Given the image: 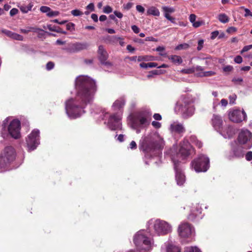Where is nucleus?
<instances>
[{"mask_svg":"<svg viewBox=\"0 0 252 252\" xmlns=\"http://www.w3.org/2000/svg\"><path fill=\"white\" fill-rule=\"evenodd\" d=\"M97 53L98 60L102 64L106 66L112 65V63L110 62L107 61L109 55L107 52L104 48V47L102 45L99 46Z\"/></svg>","mask_w":252,"mask_h":252,"instance_id":"4468645a","label":"nucleus"},{"mask_svg":"<svg viewBox=\"0 0 252 252\" xmlns=\"http://www.w3.org/2000/svg\"><path fill=\"white\" fill-rule=\"evenodd\" d=\"M126 100L124 97H120L117 99L113 103V107L115 109H120L125 105Z\"/></svg>","mask_w":252,"mask_h":252,"instance_id":"5701e85b","label":"nucleus"},{"mask_svg":"<svg viewBox=\"0 0 252 252\" xmlns=\"http://www.w3.org/2000/svg\"><path fill=\"white\" fill-rule=\"evenodd\" d=\"M42 31V30L36 28V27H28L27 28V29H21L20 30V31L22 33L27 34L29 32H36L38 31Z\"/></svg>","mask_w":252,"mask_h":252,"instance_id":"393cba45","label":"nucleus"},{"mask_svg":"<svg viewBox=\"0 0 252 252\" xmlns=\"http://www.w3.org/2000/svg\"><path fill=\"white\" fill-rule=\"evenodd\" d=\"M0 158H15L16 156L15 149L11 146L4 148L1 152Z\"/></svg>","mask_w":252,"mask_h":252,"instance_id":"dca6fc26","label":"nucleus"},{"mask_svg":"<svg viewBox=\"0 0 252 252\" xmlns=\"http://www.w3.org/2000/svg\"><path fill=\"white\" fill-rule=\"evenodd\" d=\"M71 13L74 16H80L83 14L82 12L78 9H74L71 11Z\"/></svg>","mask_w":252,"mask_h":252,"instance_id":"a19ab883","label":"nucleus"},{"mask_svg":"<svg viewBox=\"0 0 252 252\" xmlns=\"http://www.w3.org/2000/svg\"><path fill=\"white\" fill-rule=\"evenodd\" d=\"M154 118L157 121H160L162 119L161 116L158 113H155L153 116Z\"/></svg>","mask_w":252,"mask_h":252,"instance_id":"338daca9","label":"nucleus"},{"mask_svg":"<svg viewBox=\"0 0 252 252\" xmlns=\"http://www.w3.org/2000/svg\"><path fill=\"white\" fill-rule=\"evenodd\" d=\"M179 153L182 156L189 157L194 152V149L188 140L184 139L180 143Z\"/></svg>","mask_w":252,"mask_h":252,"instance_id":"ddd939ff","label":"nucleus"},{"mask_svg":"<svg viewBox=\"0 0 252 252\" xmlns=\"http://www.w3.org/2000/svg\"><path fill=\"white\" fill-rule=\"evenodd\" d=\"M244 147L242 145H237L233 149L234 155L237 158L243 157L245 155Z\"/></svg>","mask_w":252,"mask_h":252,"instance_id":"412c9836","label":"nucleus"},{"mask_svg":"<svg viewBox=\"0 0 252 252\" xmlns=\"http://www.w3.org/2000/svg\"><path fill=\"white\" fill-rule=\"evenodd\" d=\"M2 32L4 33L5 34H6L7 36L11 38L12 36V34L13 33V32L8 31L7 30H3L2 31Z\"/></svg>","mask_w":252,"mask_h":252,"instance_id":"a18cd8bd","label":"nucleus"},{"mask_svg":"<svg viewBox=\"0 0 252 252\" xmlns=\"http://www.w3.org/2000/svg\"><path fill=\"white\" fill-rule=\"evenodd\" d=\"M40 11L42 13H46V15L49 17L57 16L60 12L58 11H53L49 7L47 6H42L40 8Z\"/></svg>","mask_w":252,"mask_h":252,"instance_id":"6ab92c4d","label":"nucleus"},{"mask_svg":"<svg viewBox=\"0 0 252 252\" xmlns=\"http://www.w3.org/2000/svg\"><path fill=\"white\" fill-rule=\"evenodd\" d=\"M27 146L29 151L35 149L39 144V131L34 129L26 139Z\"/></svg>","mask_w":252,"mask_h":252,"instance_id":"423d86ee","label":"nucleus"},{"mask_svg":"<svg viewBox=\"0 0 252 252\" xmlns=\"http://www.w3.org/2000/svg\"><path fill=\"white\" fill-rule=\"evenodd\" d=\"M166 71L162 69H155L151 71V73L154 75H160L165 73Z\"/></svg>","mask_w":252,"mask_h":252,"instance_id":"c9c22d12","label":"nucleus"},{"mask_svg":"<svg viewBox=\"0 0 252 252\" xmlns=\"http://www.w3.org/2000/svg\"><path fill=\"white\" fill-rule=\"evenodd\" d=\"M181 72L184 74H191L195 72V68L194 67H191L187 69H183L181 70Z\"/></svg>","mask_w":252,"mask_h":252,"instance_id":"f704fd0d","label":"nucleus"},{"mask_svg":"<svg viewBox=\"0 0 252 252\" xmlns=\"http://www.w3.org/2000/svg\"><path fill=\"white\" fill-rule=\"evenodd\" d=\"M153 60V57L148 56H138L137 58V61L138 62H141L142 61H152Z\"/></svg>","mask_w":252,"mask_h":252,"instance_id":"72a5a7b5","label":"nucleus"},{"mask_svg":"<svg viewBox=\"0 0 252 252\" xmlns=\"http://www.w3.org/2000/svg\"><path fill=\"white\" fill-rule=\"evenodd\" d=\"M219 32L218 31H214V32H213L212 33H211V38L212 39H214L215 38H216L217 36L219 35Z\"/></svg>","mask_w":252,"mask_h":252,"instance_id":"052dcab7","label":"nucleus"},{"mask_svg":"<svg viewBox=\"0 0 252 252\" xmlns=\"http://www.w3.org/2000/svg\"><path fill=\"white\" fill-rule=\"evenodd\" d=\"M57 27H56L55 26H52V25H47V29L50 31H52V32H56Z\"/></svg>","mask_w":252,"mask_h":252,"instance_id":"680f3d73","label":"nucleus"},{"mask_svg":"<svg viewBox=\"0 0 252 252\" xmlns=\"http://www.w3.org/2000/svg\"><path fill=\"white\" fill-rule=\"evenodd\" d=\"M252 133L248 129H243L239 133L238 140L241 145H245L246 149H250L252 146Z\"/></svg>","mask_w":252,"mask_h":252,"instance_id":"6e6552de","label":"nucleus"},{"mask_svg":"<svg viewBox=\"0 0 252 252\" xmlns=\"http://www.w3.org/2000/svg\"><path fill=\"white\" fill-rule=\"evenodd\" d=\"M55 32H57L58 33H61L64 34H66L67 33L65 31H64L61 28L59 27H57L56 28V31Z\"/></svg>","mask_w":252,"mask_h":252,"instance_id":"e2e57ef3","label":"nucleus"},{"mask_svg":"<svg viewBox=\"0 0 252 252\" xmlns=\"http://www.w3.org/2000/svg\"><path fill=\"white\" fill-rule=\"evenodd\" d=\"M194 110L192 99L187 95H182L175 107L176 113L181 114L184 119H188L192 116Z\"/></svg>","mask_w":252,"mask_h":252,"instance_id":"f03ea898","label":"nucleus"},{"mask_svg":"<svg viewBox=\"0 0 252 252\" xmlns=\"http://www.w3.org/2000/svg\"><path fill=\"white\" fill-rule=\"evenodd\" d=\"M148 64L149 67H150V68H153V67H157L158 68V63H155V62L148 63Z\"/></svg>","mask_w":252,"mask_h":252,"instance_id":"69168bd1","label":"nucleus"},{"mask_svg":"<svg viewBox=\"0 0 252 252\" xmlns=\"http://www.w3.org/2000/svg\"><path fill=\"white\" fill-rule=\"evenodd\" d=\"M32 6L33 4L32 3H30L28 5L21 6L20 9L23 13H27L31 10Z\"/></svg>","mask_w":252,"mask_h":252,"instance_id":"c85d7f7f","label":"nucleus"},{"mask_svg":"<svg viewBox=\"0 0 252 252\" xmlns=\"http://www.w3.org/2000/svg\"><path fill=\"white\" fill-rule=\"evenodd\" d=\"M168 59L171 60L173 63L176 64H180L183 62L182 58L177 55H171L168 57Z\"/></svg>","mask_w":252,"mask_h":252,"instance_id":"a878e982","label":"nucleus"},{"mask_svg":"<svg viewBox=\"0 0 252 252\" xmlns=\"http://www.w3.org/2000/svg\"><path fill=\"white\" fill-rule=\"evenodd\" d=\"M148 161H145L146 164L153 163L156 165H158L161 162L160 158H148Z\"/></svg>","mask_w":252,"mask_h":252,"instance_id":"7c9ffc66","label":"nucleus"},{"mask_svg":"<svg viewBox=\"0 0 252 252\" xmlns=\"http://www.w3.org/2000/svg\"><path fill=\"white\" fill-rule=\"evenodd\" d=\"M75 84L78 90L75 98L69 99L65 102L66 113L73 119L80 117L85 112L84 108L91 103L96 90L95 82L87 76H78Z\"/></svg>","mask_w":252,"mask_h":252,"instance_id":"f257e3e1","label":"nucleus"},{"mask_svg":"<svg viewBox=\"0 0 252 252\" xmlns=\"http://www.w3.org/2000/svg\"><path fill=\"white\" fill-rule=\"evenodd\" d=\"M189 19L190 22L193 24L194 23V22H195L196 15L195 14H191L190 15Z\"/></svg>","mask_w":252,"mask_h":252,"instance_id":"0e129e2a","label":"nucleus"},{"mask_svg":"<svg viewBox=\"0 0 252 252\" xmlns=\"http://www.w3.org/2000/svg\"><path fill=\"white\" fill-rule=\"evenodd\" d=\"M9 158H0V168H4L6 165V161H7Z\"/></svg>","mask_w":252,"mask_h":252,"instance_id":"58836bf2","label":"nucleus"},{"mask_svg":"<svg viewBox=\"0 0 252 252\" xmlns=\"http://www.w3.org/2000/svg\"><path fill=\"white\" fill-rule=\"evenodd\" d=\"M112 12V8L109 5L105 6L103 8V12L109 14Z\"/></svg>","mask_w":252,"mask_h":252,"instance_id":"37998d69","label":"nucleus"},{"mask_svg":"<svg viewBox=\"0 0 252 252\" xmlns=\"http://www.w3.org/2000/svg\"><path fill=\"white\" fill-rule=\"evenodd\" d=\"M54 66H55V64L53 62H49L46 64V67L47 70H51L52 69H53L54 68Z\"/></svg>","mask_w":252,"mask_h":252,"instance_id":"79ce46f5","label":"nucleus"},{"mask_svg":"<svg viewBox=\"0 0 252 252\" xmlns=\"http://www.w3.org/2000/svg\"><path fill=\"white\" fill-rule=\"evenodd\" d=\"M176 172V180L178 185L182 186L185 183V176L181 171L182 163L178 158H171Z\"/></svg>","mask_w":252,"mask_h":252,"instance_id":"1a4fd4ad","label":"nucleus"},{"mask_svg":"<svg viewBox=\"0 0 252 252\" xmlns=\"http://www.w3.org/2000/svg\"><path fill=\"white\" fill-rule=\"evenodd\" d=\"M147 14L154 16H158L160 14L159 11L156 7L152 6L147 10Z\"/></svg>","mask_w":252,"mask_h":252,"instance_id":"bb28decb","label":"nucleus"},{"mask_svg":"<svg viewBox=\"0 0 252 252\" xmlns=\"http://www.w3.org/2000/svg\"><path fill=\"white\" fill-rule=\"evenodd\" d=\"M188 47H189V45L188 44H186V43L181 44L176 47L175 50H181L182 49L187 48Z\"/></svg>","mask_w":252,"mask_h":252,"instance_id":"ea45409f","label":"nucleus"},{"mask_svg":"<svg viewBox=\"0 0 252 252\" xmlns=\"http://www.w3.org/2000/svg\"><path fill=\"white\" fill-rule=\"evenodd\" d=\"M212 125L215 127H220L222 125V120L219 115H214L212 119Z\"/></svg>","mask_w":252,"mask_h":252,"instance_id":"4be33fe9","label":"nucleus"},{"mask_svg":"<svg viewBox=\"0 0 252 252\" xmlns=\"http://www.w3.org/2000/svg\"><path fill=\"white\" fill-rule=\"evenodd\" d=\"M18 12V10L17 8H13L10 11V15L11 16H14Z\"/></svg>","mask_w":252,"mask_h":252,"instance_id":"4d7b16f0","label":"nucleus"},{"mask_svg":"<svg viewBox=\"0 0 252 252\" xmlns=\"http://www.w3.org/2000/svg\"><path fill=\"white\" fill-rule=\"evenodd\" d=\"M86 9L90 10L91 11H94V5L93 3H90L86 6Z\"/></svg>","mask_w":252,"mask_h":252,"instance_id":"864d4df0","label":"nucleus"},{"mask_svg":"<svg viewBox=\"0 0 252 252\" xmlns=\"http://www.w3.org/2000/svg\"><path fill=\"white\" fill-rule=\"evenodd\" d=\"M154 229L155 233L158 235H164L171 231V225L167 222L160 220L155 221Z\"/></svg>","mask_w":252,"mask_h":252,"instance_id":"39448f33","label":"nucleus"},{"mask_svg":"<svg viewBox=\"0 0 252 252\" xmlns=\"http://www.w3.org/2000/svg\"><path fill=\"white\" fill-rule=\"evenodd\" d=\"M190 141L195 145L198 148H200L202 146V143L200 141L197 137L194 135H192L190 137Z\"/></svg>","mask_w":252,"mask_h":252,"instance_id":"cd10ccee","label":"nucleus"},{"mask_svg":"<svg viewBox=\"0 0 252 252\" xmlns=\"http://www.w3.org/2000/svg\"><path fill=\"white\" fill-rule=\"evenodd\" d=\"M178 231L182 238H189L194 233L193 227L187 222H182L178 226Z\"/></svg>","mask_w":252,"mask_h":252,"instance_id":"0eeeda50","label":"nucleus"},{"mask_svg":"<svg viewBox=\"0 0 252 252\" xmlns=\"http://www.w3.org/2000/svg\"><path fill=\"white\" fill-rule=\"evenodd\" d=\"M66 30L70 32L74 31L75 30V24L73 23H68L66 25Z\"/></svg>","mask_w":252,"mask_h":252,"instance_id":"e433bc0d","label":"nucleus"},{"mask_svg":"<svg viewBox=\"0 0 252 252\" xmlns=\"http://www.w3.org/2000/svg\"><path fill=\"white\" fill-rule=\"evenodd\" d=\"M209 158H194L191 164L197 172H205L209 168Z\"/></svg>","mask_w":252,"mask_h":252,"instance_id":"9b49d317","label":"nucleus"},{"mask_svg":"<svg viewBox=\"0 0 252 252\" xmlns=\"http://www.w3.org/2000/svg\"><path fill=\"white\" fill-rule=\"evenodd\" d=\"M113 37L115 39H116V40H120L119 44H120V45H121V46H124V45H125V42L124 41V40H123V38H122L121 37H116V36H113Z\"/></svg>","mask_w":252,"mask_h":252,"instance_id":"3c124183","label":"nucleus"},{"mask_svg":"<svg viewBox=\"0 0 252 252\" xmlns=\"http://www.w3.org/2000/svg\"><path fill=\"white\" fill-rule=\"evenodd\" d=\"M204 40L202 39L199 40L198 41V46L197 49L198 51H200L202 49L203 46Z\"/></svg>","mask_w":252,"mask_h":252,"instance_id":"de8ad7c7","label":"nucleus"},{"mask_svg":"<svg viewBox=\"0 0 252 252\" xmlns=\"http://www.w3.org/2000/svg\"><path fill=\"white\" fill-rule=\"evenodd\" d=\"M251 49H252V45L245 46L243 47V49L241 50V53L242 54L244 52H247Z\"/></svg>","mask_w":252,"mask_h":252,"instance_id":"49530a36","label":"nucleus"},{"mask_svg":"<svg viewBox=\"0 0 252 252\" xmlns=\"http://www.w3.org/2000/svg\"><path fill=\"white\" fill-rule=\"evenodd\" d=\"M218 19L222 23H226L229 21L228 17L224 13H221L219 14L218 16Z\"/></svg>","mask_w":252,"mask_h":252,"instance_id":"c756f323","label":"nucleus"},{"mask_svg":"<svg viewBox=\"0 0 252 252\" xmlns=\"http://www.w3.org/2000/svg\"><path fill=\"white\" fill-rule=\"evenodd\" d=\"M184 252H201L196 247H187L185 248Z\"/></svg>","mask_w":252,"mask_h":252,"instance_id":"473e14b6","label":"nucleus"},{"mask_svg":"<svg viewBox=\"0 0 252 252\" xmlns=\"http://www.w3.org/2000/svg\"><path fill=\"white\" fill-rule=\"evenodd\" d=\"M204 77L211 76L215 75L216 73L215 72L213 71H204Z\"/></svg>","mask_w":252,"mask_h":252,"instance_id":"c03bdc74","label":"nucleus"},{"mask_svg":"<svg viewBox=\"0 0 252 252\" xmlns=\"http://www.w3.org/2000/svg\"><path fill=\"white\" fill-rule=\"evenodd\" d=\"M88 45L87 43H76L72 45V50L73 52H78L88 48Z\"/></svg>","mask_w":252,"mask_h":252,"instance_id":"b1692460","label":"nucleus"},{"mask_svg":"<svg viewBox=\"0 0 252 252\" xmlns=\"http://www.w3.org/2000/svg\"><path fill=\"white\" fill-rule=\"evenodd\" d=\"M132 5L133 3L132 2H128L126 4H124L123 7L125 9L129 10L132 7Z\"/></svg>","mask_w":252,"mask_h":252,"instance_id":"6e6d98bb","label":"nucleus"},{"mask_svg":"<svg viewBox=\"0 0 252 252\" xmlns=\"http://www.w3.org/2000/svg\"><path fill=\"white\" fill-rule=\"evenodd\" d=\"M152 125L156 128H159L161 127V124L157 121H153Z\"/></svg>","mask_w":252,"mask_h":252,"instance_id":"8fccbe9b","label":"nucleus"},{"mask_svg":"<svg viewBox=\"0 0 252 252\" xmlns=\"http://www.w3.org/2000/svg\"><path fill=\"white\" fill-rule=\"evenodd\" d=\"M229 120L236 123H239L243 121H245L247 119V115L244 111L235 109L229 112Z\"/></svg>","mask_w":252,"mask_h":252,"instance_id":"f8f14e48","label":"nucleus"},{"mask_svg":"<svg viewBox=\"0 0 252 252\" xmlns=\"http://www.w3.org/2000/svg\"><path fill=\"white\" fill-rule=\"evenodd\" d=\"M21 123L17 119L12 120L8 127V131L11 136L16 139L20 137Z\"/></svg>","mask_w":252,"mask_h":252,"instance_id":"9d476101","label":"nucleus"},{"mask_svg":"<svg viewBox=\"0 0 252 252\" xmlns=\"http://www.w3.org/2000/svg\"><path fill=\"white\" fill-rule=\"evenodd\" d=\"M201 209L196 207L195 209L192 208L188 216V219L192 221L194 220L197 217L201 214Z\"/></svg>","mask_w":252,"mask_h":252,"instance_id":"aec40b11","label":"nucleus"},{"mask_svg":"<svg viewBox=\"0 0 252 252\" xmlns=\"http://www.w3.org/2000/svg\"><path fill=\"white\" fill-rule=\"evenodd\" d=\"M149 233L144 230L139 231L134 237L133 241L137 247L138 252H147L152 249L154 241L148 237Z\"/></svg>","mask_w":252,"mask_h":252,"instance_id":"7ed1b4c3","label":"nucleus"},{"mask_svg":"<svg viewBox=\"0 0 252 252\" xmlns=\"http://www.w3.org/2000/svg\"><path fill=\"white\" fill-rule=\"evenodd\" d=\"M131 29L133 32L135 33H138L139 32L140 29L136 25H133L131 26Z\"/></svg>","mask_w":252,"mask_h":252,"instance_id":"13d9d810","label":"nucleus"},{"mask_svg":"<svg viewBox=\"0 0 252 252\" xmlns=\"http://www.w3.org/2000/svg\"><path fill=\"white\" fill-rule=\"evenodd\" d=\"M108 126L111 130H114L120 126L119 119L116 114L110 116L108 121Z\"/></svg>","mask_w":252,"mask_h":252,"instance_id":"2eb2a0df","label":"nucleus"},{"mask_svg":"<svg viewBox=\"0 0 252 252\" xmlns=\"http://www.w3.org/2000/svg\"><path fill=\"white\" fill-rule=\"evenodd\" d=\"M243 61V59L240 56H237L234 58V62L237 63H241Z\"/></svg>","mask_w":252,"mask_h":252,"instance_id":"603ef678","label":"nucleus"},{"mask_svg":"<svg viewBox=\"0 0 252 252\" xmlns=\"http://www.w3.org/2000/svg\"><path fill=\"white\" fill-rule=\"evenodd\" d=\"M236 31H237V29L235 27H229L226 30V32L230 33L235 32H236Z\"/></svg>","mask_w":252,"mask_h":252,"instance_id":"5fc2aeb1","label":"nucleus"},{"mask_svg":"<svg viewBox=\"0 0 252 252\" xmlns=\"http://www.w3.org/2000/svg\"><path fill=\"white\" fill-rule=\"evenodd\" d=\"M233 67L231 65H226L223 68V70L224 72H230L232 70Z\"/></svg>","mask_w":252,"mask_h":252,"instance_id":"09e8293b","label":"nucleus"},{"mask_svg":"<svg viewBox=\"0 0 252 252\" xmlns=\"http://www.w3.org/2000/svg\"><path fill=\"white\" fill-rule=\"evenodd\" d=\"M136 10L139 12L144 13L145 11L144 8L140 5H137L136 7Z\"/></svg>","mask_w":252,"mask_h":252,"instance_id":"bf43d9fd","label":"nucleus"},{"mask_svg":"<svg viewBox=\"0 0 252 252\" xmlns=\"http://www.w3.org/2000/svg\"><path fill=\"white\" fill-rule=\"evenodd\" d=\"M11 38L19 41H22L23 40V36L15 32H13Z\"/></svg>","mask_w":252,"mask_h":252,"instance_id":"4c0bfd02","label":"nucleus"},{"mask_svg":"<svg viewBox=\"0 0 252 252\" xmlns=\"http://www.w3.org/2000/svg\"><path fill=\"white\" fill-rule=\"evenodd\" d=\"M170 130L172 132L178 134L184 133L186 131L185 128L182 124L176 123L170 125Z\"/></svg>","mask_w":252,"mask_h":252,"instance_id":"a211bd4d","label":"nucleus"},{"mask_svg":"<svg viewBox=\"0 0 252 252\" xmlns=\"http://www.w3.org/2000/svg\"><path fill=\"white\" fill-rule=\"evenodd\" d=\"M162 11H163L164 13H172L175 11V8L171 7H168V6H163L162 7Z\"/></svg>","mask_w":252,"mask_h":252,"instance_id":"2f4dec72","label":"nucleus"},{"mask_svg":"<svg viewBox=\"0 0 252 252\" xmlns=\"http://www.w3.org/2000/svg\"><path fill=\"white\" fill-rule=\"evenodd\" d=\"M161 252H181L180 248L169 242L166 243L161 247Z\"/></svg>","mask_w":252,"mask_h":252,"instance_id":"f3484780","label":"nucleus"},{"mask_svg":"<svg viewBox=\"0 0 252 252\" xmlns=\"http://www.w3.org/2000/svg\"><path fill=\"white\" fill-rule=\"evenodd\" d=\"M152 114L148 111L140 112L131 119V125L136 128L143 125H149L151 120Z\"/></svg>","mask_w":252,"mask_h":252,"instance_id":"20e7f679","label":"nucleus"},{"mask_svg":"<svg viewBox=\"0 0 252 252\" xmlns=\"http://www.w3.org/2000/svg\"><path fill=\"white\" fill-rule=\"evenodd\" d=\"M129 147L131 149H135L137 148V144L134 141H132L130 144Z\"/></svg>","mask_w":252,"mask_h":252,"instance_id":"774afa93","label":"nucleus"}]
</instances>
